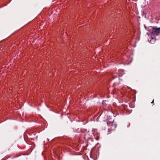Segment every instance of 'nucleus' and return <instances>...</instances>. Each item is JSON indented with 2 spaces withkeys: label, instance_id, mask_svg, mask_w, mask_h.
Returning <instances> with one entry per match:
<instances>
[{
  "label": "nucleus",
  "instance_id": "2",
  "mask_svg": "<svg viewBox=\"0 0 160 160\" xmlns=\"http://www.w3.org/2000/svg\"><path fill=\"white\" fill-rule=\"evenodd\" d=\"M116 125L115 124H114V125H112V126L111 128H112L113 127H114V128H116Z\"/></svg>",
  "mask_w": 160,
  "mask_h": 160
},
{
  "label": "nucleus",
  "instance_id": "1",
  "mask_svg": "<svg viewBox=\"0 0 160 160\" xmlns=\"http://www.w3.org/2000/svg\"><path fill=\"white\" fill-rule=\"evenodd\" d=\"M152 34L154 35L158 36L160 34V28H152Z\"/></svg>",
  "mask_w": 160,
  "mask_h": 160
},
{
  "label": "nucleus",
  "instance_id": "3",
  "mask_svg": "<svg viewBox=\"0 0 160 160\" xmlns=\"http://www.w3.org/2000/svg\"><path fill=\"white\" fill-rule=\"evenodd\" d=\"M154 102V99L153 100L152 102H151V103H152Z\"/></svg>",
  "mask_w": 160,
  "mask_h": 160
}]
</instances>
